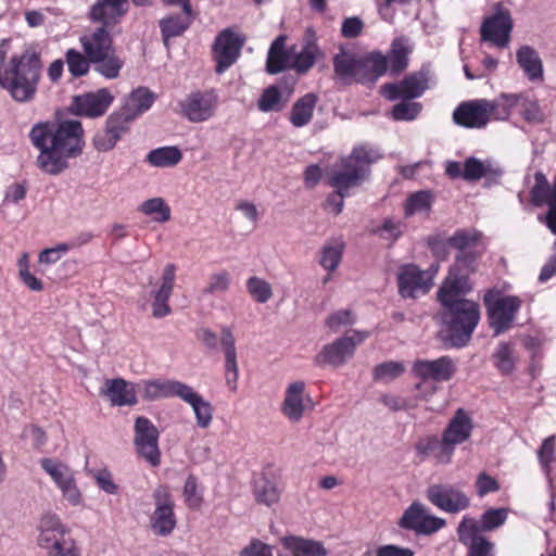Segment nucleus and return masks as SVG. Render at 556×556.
I'll return each mask as SVG.
<instances>
[{
    "instance_id": "nucleus-1",
    "label": "nucleus",
    "mask_w": 556,
    "mask_h": 556,
    "mask_svg": "<svg viewBox=\"0 0 556 556\" xmlns=\"http://www.w3.org/2000/svg\"><path fill=\"white\" fill-rule=\"evenodd\" d=\"M29 139L40 153L38 167L58 175L67 168V160L78 156L84 149V128L79 121L42 122L33 126Z\"/></svg>"
},
{
    "instance_id": "nucleus-2",
    "label": "nucleus",
    "mask_w": 556,
    "mask_h": 556,
    "mask_svg": "<svg viewBox=\"0 0 556 556\" xmlns=\"http://www.w3.org/2000/svg\"><path fill=\"white\" fill-rule=\"evenodd\" d=\"M380 157L375 149L367 146L354 147L348 156L342 157L328 178V185L334 191L328 194L325 210L339 215L344 206V198L350 195V189L358 187L369 176L370 166Z\"/></svg>"
},
{
    "instance_id": "nucleus-3",
    "label": "nucleus",
    "mask_w": 556,
    "mask_h": 556,
    "mask_svg": "<svg viewBox=\"0 0 556 556\" xmlns=\"http://www.w3.org/2000/svg\"><path fill=\"white\" fill-rule=\"evenodd\" d=\"M468 292L440 288L438 300L442 324L451 344L463 348L468 344L480 320V307L475 301L464 299Z\"/></svg>"
},
{
    "instance_id": "nucleus-4",
    "label": "nucleus",
    "mask_w": 556,
    "mask_h": 556,
    "mask_svg": "<svg viewBox=\"0 0 556 556\" xmlns=\"http://www.w3.org/2000/svg\"><path fill=\"white\" fill-rule=\"evenodd\" d=\"M41 58L34 50L13 55L4 70H0V86L17 102L34 98L41 76Z\"/></svg>"
},
{
    "instance_id": "nucleus-5",
    "label": "nucleus",
    "mask_w": 556,
    "mask_h": 556,
    "mask_svg": "<svg viewBox=\"0 0 556 556\" xmlns=\"http://www.w3.org/2000/svg\"><path fill=\"white\" fill-rule=\"evenodd\" d=\"M100 25L90 29L79 38L83 51L88 55L94 70L108 79H114L119 76L124 66V61L116 54V48L113 39L114 25Z\"/></svg>"
},
{
    "instance_id": "nucleus-6",
    "label": "nucleus",
    "mask_w": 556,
    "mask_h": 556,
    "mask_svg": "<svg viewBox=\"0 0 556 556\" xmlns=\"http://www.w3.org/2000/svg\"><path fill=\"white\" fill-rule=\"evenodd\" d=\"M507 111L497 100L475 99L459 103L453 112V121L465 128H483L491 119H506Z\"/></svg>"
},
{
    "instance_id": "nucleus-7",
    "label": "nucleus",
    "mask_w": 556,
    "mask_h": 556,
    "mask_svg": "<svg viewBox=\"0 0 556 556\" xmlns=\"http://www.w3.org/2000/svg\"><path fill=\"white\" fill-rule=\"evenodd\" d=\"M488 321L495 336L506 332L521 308L522 301L516 295H501L490 290L483 296Z\"/></svg>"
},
{
    "instance_id": "nucleus-8",
    "label": "nucleus",
    "mask_w": 556,
    "mask_h": 556,
    "mask_svg": "<svg viewBox=\"0 0 556 556\" xmlns=\"http://www.w3.org/2000/svg\"><path fill=\"white\" fill-rule=\"evenodd\" d=\"M412 371L415 377L422 380L416 384V391L427 397L437 391V388L433 384H429L427 380L435 382L450 381L456 372V365L451 356L444 355L433 361L417 359L413 365Z\"/></svg>"
},
{
    "instance_id": "nucleus-9",
    "label": "nucleus",
    "mask_w": 556,
    "mask_h": 556,
    "mask_svg": "<svg viewBox=\"0 0 556 556\" xmlns=\"http://www.w3.org/2000/svg\"><path fill=\"white\" fill-rule=\"evenodd\" d=\"M67 530L55 515H46L40 521L38 543L49 551L50 556H78V551Z\"/></svg>"
},
{
    "instance_id": "nucleus-10",
    "label": "nucleus",
    "mask_w": 556,
    "mask_h": 556,
    "mask_svg": "<svg viewBox=\"0 0 556 556\" xmlns=\"http://www.w3.org/2000/svg\"><path fill=\"white\" fill-rule=\"evenodd\" d=\"M152 500L154 510L150 516V528L154 534L167 536L177 527L173 494L167 485L160 484L153 490Z\"/></svg>"
},
{
    "instance_id": "nucleus-11",
    "label": "nucleus",
    "mask_w": 556,
    "mask_h": 556,
    "mask_svg": "<svg viewBox=\"0 0 556 556\" xmlns=\"http://www.w3.org/2000/svg\"><path fill=\"white\" fill-rule=\"evenodd\" d=\"M426 498L438 509L447 514H458L471 506V497L454 483H433L426 490Z\"/></svg>"
},
{
    "instance_id": "nucleus-12",
    "label": "nucleus",
    "mask_w": 556,
    "mask_h": 556,
    "mask_svg": "<svg viewBox=\"0 0 556 556\" xmlns=\"http://www.w3.org/2000/svg\"><path fill=\"white\" fill-rule=\"evenodd\" d=\"M159 439L160 431L149 418L138 416L135 419L134 445L136 452L152 467H157L161 464Z\"/></svg>"
},
{
    "instance_id": "nucleus-13",
    "label": "nucleus",
    "mask_w": 556,
    "mask_h": 556,
    "mask_svg": "<svg viewBox=\"0 0 556 556\" xmlns=\"http://www.w3.org/2000/svg\"><path fill=\"white\" fill-rule=\"evenodd\" d=\"M218 97L214 90L192 91L178 102L177 113L190 123H203L216 112Z\"/></svg>"
},
{
    "instance_id": "nucleus-14",
    "label": "nucleus",
    "mask_w": 556,
    "mask_h": 556,
    "mask_svg": "<svg viewBox=\"0 0 556 556\" xmlns=\"http://www.w3.org/2000/svg\"><path fill=\"white\" fill-rule=\"evenodd\" d=\"M114 101V96L106 88L89 91L74 96L70 104V112L73 115L86 118H98L103 116Z\"/></svg>"
},
{
    "instance_id": "nucleus-15",
    "label": "nucleus",
    "mask_w": 556,
    "mask_h": 556,
    "mask_svg": "<svg viewBox=\"0 0 556 556\" xmlns=\"http://www.w3.org/2000/svg\"><path fill=\"white\" fill-rule=\"evenodd\" d=\"M244 39L229 28L222 30L212 47V56L216 62L215 72L224 73L240 56Z\"/></svg>"
},
{
    "instance_id": "nucleus-16",
    "label": "nucleus",
    "mask_w": 556,
    "mask_h": 556,
    "mask_svg": "<svg viewBox=\"0 0 556 556\" xmlns=\"http://www.w3.org/2000/svg\"><path fill=\"white\" fill-rule=\"evenodd\" d=\"M367 332H356L354 337H342L326 344L315 356V364L318 366L339 367L354 355L355 348L366 338Z\"/></svg>"
},
{
    "instance_id": "nucleus-17",
    "label": "nucleus",
    "mask_w": 556,
    "mask_h": 556,
    "mask_svg": "<svg viewBox=\"0 0 556 556\" xmlns=\"http://www.w3.org/2000/svg\"><path fill=\"white\" fill-rule=\"evenodd\" d=\"M399 527L414 531L417 534L430 535L446 526L443 518L429 515L425 506L419 502H413L399 520Z\"/></svg>"
},
{
    "instance_id": "nucleus-18",
    "label": "nucleus",
    "mask_w": 556,
    "mask_h": 556,
    "mask_svg": "<svg viewBox=\"0 0 556 556\" xmlns=\"http://www.w3.org/2000/svg\"><path fill=\"white\" fill-rule=\"evenodd\" d=\"M434 274L421 270L415 264H405L397 273L399 293L402 298L415 299L419 294H426L433 286Z\"/></svg>"
},
{
    "instance_id": "nucleus-19",
    "label": "nucleus",
    "mask_w": 556,
    "mask_h": 556,
    "mask_svg": "<svg viewBox=\"0 0 556 556\" xmlns=\"http://www.w3.org/2000/svg\"><path fill=\"white\" fill-rule=\"evenodd\" d=\"M479 257L480 253L477 251L458 253L454 264L450 268L447 277L440 288L470 292L472 287L469 277L476 273Z\"/></svg>"
},
{
    "instance_id": "nucleus-20",
    "label": "nucleus",
    "mask_w": 556,
    "mask_h": 556,
    "mask_svg": "<svg viewBox=\"0 0 556 556\" xmlns=\"http://www.w3.org/2000/svg\"><path fill=\"white\" fill-rule=\"evenodd\" d=\"M456 532L459 542L467 547V556H494L493 543L480 534L479 522L473 517L463 516Z\"/></svg>"
},
{
    "instance_id": "nucleus-21",
    "label": "nucleus",
    "mask_w": 556,
    "mask_h": 556,
    "mask_svg": "<svg viewBox=\"0 0 556 556\" xmlns=\"http://www.w3.org/2000/svg\"><path fill=\"white\" fill-rule=\"evenodd\" d=\"M428 88L425 73L414 72L399 83H387L381 86V94L389 101L413 100L421 97Z\"/></svg>"
},
{
    "instance_id": "nucleus-22",
    "label": "nucleus",
    "mask_w": 556,
    "mask_h": 556,
    "mask_svg": "<svg viewBox=\"0 0 556 556\" xmlns=\"http://www.w3.org/2000/svg\"><path fill=\"white\" fill-rule=\"evenodd\" d=\"M513 20L508 11H498L483 20L480 35L482 41H488L498 48H505L510 40Z\"/></svg>"
},
{
    "instance_id": "nucleus-23",
    "label": "nucleus",
    "mask_w": 556,
    "mask_h": 556,
    "mask_svg": "<svg viewBox=\"0 0 556 556\" xmlns=\"http://www.w3.org/2000/svg\"><path fill=\"white\" fill-rule=\"evenodd\" d=\"M501 106L506 109L507 117L513 109H518L522 118L529 123H542L544 113L539 101L528 93H502Z\"/></svg>"
},
{
    "instance_id": "nucleus-24",
    "label": "nucleus",
    "mask_w": 556,
    "mask_h": 556,
    "mask_svg": "<svg viewBox=\"0 0 556 556\" xmlns=\"http://www.w3.org/2000/svg\"><path fill=\"white\" fill-rule=\"evenodd\" d=\"M415 450L420 460L432 457L442 465L450 464L455 452L443 435L439 439L435 434L420 438L415 444Z\"/></svg>"
},
{
    "instance_id": "nucleus-25",
    "label": "nucleus",
    "mask_w": 556,
    "mask_h": 556,
    "mask_svg": "<svg viewBox=\"0 0 556 556\" xmlns=\"http://www.w3.org/2000/svg\"><path fill=\"white\" fill-rule=\"evenodd\" d=\"M142 387V399L146 401H155L159 399L179 397L182 400L189 386L170 379H151L143 380Z\"/></svg>"
},
{
    "instance_id": "nucleus-26",
    "label": "nucleus",
    "mask_w": 556,
    "mask_h": 556,
    "mask_svg": "<svg viewBox=\"0 0 556 556\" xmlns=\"http://www.w3.org/2000/svg\"><path fill=\"white\" fill-rule=\"evenodd\" d=\"M127 12L128 0H96L88 15L91 22L116 26Z\"/></svg>"
},
{
    "instance_id": "nucleus-27",
    "label": "nucleus",
    "mask_w": 556,
    "mask_h": 556,
    "mask_svg": "<svg viewBox=\"0 0 556 556\" xmlns=\"http://www.w3.org/2000/svg\"><path fill=\"white\" fill-rule=\"evenodd\" d=\"M334 76L343 81L351 80L362 81V62L352 50H348L344 46L339 47V52L332 58Z\"/></svg>"
},
{
    "instance_id": "nucleus-28",
    "label": "nucleus",
    "mask_w": 556,
    "mask_h": 556,
    "mask_svg": "<svg viewBox=\"0 0 556 556\" xmlns=\"http://www.w3.org/2000/svg\"><path fill=\"white\" fill-rule=\"evenodd\" d=\"M278 556H327L328 551L320 541L288 535L280 539Z\"/></svg>"
},
{
    "instance_id": "nucleus-29",
    "label": "nucleus",
    "mask_w": 556,
    "mask_h": 556,
    "mask_svg": "<svg viewBox=\"0 0 556 556\" xmlns=\"http://www.w3.org/2000/svg\"><path fill=\"white\" fill-rule=\"evenodd\" d=\"M305 401L311 402L309 395L305 394V383L295 381L288 386L281 404L282 414L293 422L301 420L306 407Z\"/></svg>"
},
{
    "instance_id": "nucleus-30",
    "label": "nucleus",
    "mask_w": 556,
    "mask_h": 556,
    "mask_svg": "<svg viewBox=\"0 0 556 556\" xmlns=\"http://www.w3.org/2000/svg\"><path fill=\"white\" fill-rule=\"evenodd\" d=\"M176 279V266L167 264L164 267L160 288L153 293L152 315L162 318L170 314L172 309L168 300L173 293Z\"/></svg>"
},
{
    "instance_id": "nucleus-31",
    "label": "nucleus",
    "mask_w": 556,
    "mask_h": 556,
    "mask_svg": "<svg viewBox=\"0 0 556 556\" xmlns=\"http://www.w3.org/2000/svg\"><path fill=\"white\" fill-rule=\"evenodd\" d=\"M472 419L464 408H458L448 421L442 435L454 448L467 441L472 432Z\"/></svg>"
},
{
    "instance_id": "nucleus-32",
    "label": "nucleus",
    "mask_w": 556,
    "mask_h": 556,
    "mask_svg": "<svg viewBox=\"0 0 556 556\" xmlns=\"http://www.w3.org/2000/svg\"><path fill=\"white\" fill-rule=\"evenodd\" d=\"M195 17L197 13L191 9L189 13L168 14L160 20L159 26L164 45L168 47L172 38L182 36L190 28Z\"/></svg>"
},
{
    "instance_id": "nucleus-33",
    "label": "nucleus",
    "mask_w": 556,
    "mask_h": 556,
    "mask_svg": "<svg viewBox=\"0 0 556 556\" xmlns=\"http://www.w3.org/2000/svg\"><path fill=\"white\" fill-rule=\"evenodd\" d=\"M105 386L104 394L113 406H134L138 403L134 387L125 379H109Z\"/></svg>"
},
{
    "instance_id": "nucleus-34",
    "label": "nucleus",
    "mask_w": 556,
    "mask_h": 556,
    "mask_svg": "<svg viewBox=\"0 0 556 556\" xmlns=\"http://www.w3.org/2000/svg\"><path fill=\"white\" fill-rule=\"evenodd\" d=\"M319 54L320 49L316 42L315 33L307 29L302 50L294 55L290 67L299 74H305L314 66Z\"/></svg>"
},
{
    "instance_id": "nucleus-35",
    "label": "nucleus",
    "mask_w": 556,
    "mask_h": 556,
    "mask_svg": "<svg viewBox=\"0 0 556 556\" xmlns=\"http://www.w3.org/2000/svg\"><path fill=\"white\" fill-rule=\"evenodd\" d=\"M220 343L225 350V370L227 384L232 390L237 388L238 380V365H237V352L235 346V338L231 330L228 327L222 329Z\"/></svg>"
},
{
    "instance_id": "nucleus-36",
    "label": "nucleus",
    "mask_w": 556,
    "mask_h": 556,
    "mask_svg": "<svg viewBox=\"0 0 556 556\" xmlns=\"http://www.w3.org/2000/svg\"><path fill=\"white\" fill-rule=\"evenodd\" d=\"M287 36L279 35L270 45L267 60L266 71L267 73L275 75L283 72L290 67V53L286 49Z\"/></svg>"
},
{
    "instance_id": "nucleus-37",
    "label": "nucleus",
    "mask_w": 556,
    "mask_h": 556,
    "mask_svg": "<svg viewBox=\"0 0 556 556\" xmlns=\"http://www.w3.org/2000/svg\"><path fill=\"white\" fill-rule=\"evenodd\" d=\"M517 63L530 81L543 80V63L530 46H521L516 53Z\"/></svg>"
},
{
    "instance_id": "nucleus-38",
    "label": "nucleus",
    "mask_w": 556,
    "mask_h": 556,
    "mask_svg": "<svg viewBox=\"0 0 556 556\" xmlns=\"http://www.w3.org/2000/svg\"><path fill=\"white\" fill-rule=\"evenodd\" d=\"M182 401L188 403L194 413L198 427L206 429L213 420L214 407L202 395L197 393L190 386L186 391Z\"/></svg>"
},
{
    "instance_id": "nucleus-39",
    "label": "nucleus",
    "mask_w": 556,
    "mask_h": 556,
    "mask_svg": "<svg viewBox=\"0 0 556 556\" xmlns=\"http://www.w3.org/2000/svg\"><path fill=\"white\" fill-rule=\"evenodd\" d=\"M362 81H374L384 75L388 68V58L379 51L370 52L361 58Z\"/></svg>"
},
{
    "instance_id": "nucleus-40",
    "label": "nucleus",
    "mask_w": 556,
    "mask_h": 556,
    "mask_svg": "<svg viewBox=\"0 0 556 556\" xmlns=\"http://www.w3.org/2000/svg\"><path fill=\"white\" fill-rule=\"evenodd\" d=\"M317 103V97L314 93H306L293 104L289 121L294 127L307 125L313 117L314 109Z\"/></svg>"
},
{
    "instance_id": "nucleus-41",
    "label": "nucleus",
    "mask_w": 556,
    "mask_h": 556,
    "mask_svg": "<svg viewBox=\"0 0 556 556\" xmlns=\"http://www.w3.org/2000/svg\"><path fill=\"white\" fill-rule=\"evenodd\" d=\"M434 194L430 190H419L410 193L403 204L405 218H410L418 213H429L434 203Z\"/></svg>"
},
{
    "instance_id": "nucleus-42",
    "label": "nucleus",
    "mask_w": 556,
    "mask_h": 556,
    "mask_svg": "<svg viewBox=\"0 0 556 556\" xmlns=\"http://www.w3.org/2000/svg\"><path fill=\"white\" fill-rule=\"evenodd\" d=\"M409 52L404 37L395 38L392 41L391 49L386 55L388 58V68L391 75H399L406 70L408 66Z\"/></svg>"
},
{
    "instance_id": "nucleus-43",
    "label": "nucleus",
    "mask_w": 556,
    "mask_h": 556,
    "mask_svg": "<svg viewBox=\"0 0 556 556\" xmlns=\"http://www.w3.org/2000/svg\"><path fill=\"white\" fill-rule=\"evenodd\" d=\"M40 466L61 491L75 481L74 473L70 467L59 460L42 458Z\"/></svg>"
},
{
    "instance_id": "nucleus-44",
    "label": "nucleus",
    "mask_w": 556,
    "mask_h": 556,
    "mask_svg": "<svg viewBox=\"0 0 556 556\" xmlns=\"http://www.w3.org/2000/svg\"><path fill=\"white\" fill-rule=\"evenodd\" d=\"M182 160V152L178 147L166 146L151 150L146 161L154 167H174Z\"/></svg>"
},
{
    "instance_id": "nucleus-45",
    "label": "nucleus",
    "mask_w": 556,
    "mask_h": 556,
    "mask_svg": "<svg viewBox=\"0 0 556 556\" xmlns=\"http://www.w3.org/2000/svg\"><path fill=\"white\" fill-rule=\"evenodd\" d=\"M155 97L149 89L138 88L129 94L123 109L136 119L152 106Z\"/></svg>"
},
{
    "instance_id": "nucleus-46",
    "label": "nucleus",
    "mask_w": 556,
    "mask_h": 556,
    "mask_svg": "<svg viewBox=\"0 0 556 556\" xmlns=\"http://www.w3.org/2000/svg\"><path fill=\"white\" fill-rule=\"evenodd\" d=\"M253 494L258 504L271 506L279 502L280 491L276 483L266 477H261L254 481Z\"/></svg>"
},
{
    "instance_id": "nucleus-47",
    "label": "nucleus",
    "mask_w": 556,
    "mask_h": 556,
    "mask_svg": "<svg viewBox=\"0 0 556 556\" xmlns=\"http://www.w3.org/2000/svg\"><path fill=\"white\" fill-rule=\"evenodd\" d=\"M135 121L134 115H129L123 108L112 113L105 122V127L114 139L121 140V138L128 132L130 124Z\"/></svg>"
},
{
    "instance_id": "nucleus-48",
    "label": "nucleus",
    "mask_w": 556,
    "mask_h": 556,
    "mask_svg": "<svg viewBox=\"0 0 556 556\" xmlns=\"http://www.w3.org/2000/svg\"><path fill=\"white\" fill-rule=\"evenodd\" d=\"M288 99H283L279 87L271 85L264 89L258 101L257 106L262 112H279L286 104Z\"/></svg>"
},
{
    "instance_id": "nucleus-49",
    "label": "nucleus",
    "mask_w": 556,
    "mask_h": 556,
    "mask_svg": "<svg viewBox=\"0 0 556 556\" xmlns=\"http://www.w3.org/2000/svg\"><path fill=\"white\" fill-rule=\"evenodd\" d=\"M481 240V233L477 230L458 229L448 238L451 248L456 249L459 253L475 251Z\"/></svg>"
},
{
    "instance_id": "nucleus-50",
    "label": "nucleus",
    "mask_w": 556,
    "mask_h": 556,
    "mask_svg": "<svg viewBox=\"0 0 556 556\" xmlns=\"http://www.w3.org/2000/svg\"><path fill=\"white\" fill-rule=\"evenodd\" d=\"M139 211L147 216H151L157 223H166L170 219V207L163 198H152L142 202Z\"/></svg>"
},
{
    "instance_id": "nucleus-51",
    "label": "nucleus",
    "mask_w": 556,
    "mask_h": 556,
    "mask_svg": "<svg viewBox=\"0 0 556 556\" xmlns=\"http://www.w3.org/2000/svg\"><path fill=\"white\" fill-rule=\"evenodd\" d=\"M493 362L501 374H511L515 369L513 344L508 342H501L493 354Z\"/></svg>"
},
{
    "instance_id": "nucleus-52",
    "label": "nucleus",
    "mask_w": 556,
    "mask_h": 556,
    "mask_svg": "<svg viewBox=\"0 0 556 556\" xmlns=\"http://www.w3.org/2000/svg\"><path fill=\"white\" fill-rule=\"evenodd\" d=\"M65 61L68 72L73 77H83L88 74L91 61L88 55L77 51L76 49H68L65 52Z\"/></svg>"
},
{
    "instance_id": "nucleus-53",
    "label": "nucleus",
    "mask_w": 556,
    "mask_h": 556,
    "mask_svg": "<svg viewBox=\"0 0 556 556\" xmlns=\"http://www.w3.org/2000/svg\"><path fill=\"white\" fill-rule=\"evenodd\" d=\"M539 464L542 470L549 475L552 466L556 462V435L545 438L536 452Z\"/></svg>"
},
{
    "instance_id": "nucleus-54",
    "label": "nucleus",
    "mask_w": 556,
    "mask_h": 556,
    "mask_svg": "<svg viewBox=\"0 0 556 556\" xmlns=\"http://www.w3.org/2000/svg\"><path fill=\"white\" fill-rule=\"evenodd\" d=\"M422 110V105L419 102L410 100H402L401 102L393 105L390 111V116L396 122H410L418 117Z\"/></svg>"
},
{
    "instance_id": "nucleus-55",
    "label": "nucleus",
    "mask_w": 556,
    "mask_h": 556,
    "mask_svg": "<svg viewBox=\"0 0 556 556\" xmlns=\"http://www.w3.org/2000/svg\"><path fill=\"white\" fill-rule=\"evenodd\" d=\"M422 400H426V395H421L418 391L413 397L391 394H383L380 397V402L393 412L413 409L417 407L418 402Z\"/></svg>"
},
{
    "instance_id": "nucleus-56",
    "label": "nucleus",
    "mask_w": 556,
    "mask_h": 556,
    "mask_svg": "<svg viewBox=\"0 0 556 556\" xmlns=\"http://www.w3.org/2000/svg\"><path fill=\"white\" fill-rule=\"evenodd\" d=\"M344 250L342 241L325 244L321 250L320 265L328 271H333L339 266Z\"/></svg>"
},
{
    "instance_id": "nucleus-57",
    "label": "nucleus",
    "mask_w": 556,
    "mask_h": 556,
    "mask_svg": "<svg viewBox=\"0 0 556 556\" xmlns=\"http://www.w3.org/2000/svg\"><path fill=\"white\" fill-rule=\"evenodd\" d=\"M534 186L531 189V199L535 205L546 203L549 206L552 199V188L543 173L534 175Z\"/></svg>"
},
{
    "instance_id": "nucleus-58",
    "label": "nucleus",
    "mask_w": 556,
    "mask_h": 556,
    "mask_svg": "<svg viewBox=\"0 0 556 556\" xmlns=\"http://www.w3.org/2000/svg\"><path fill=\"white\" fill-rule=\"evenodd\" d=\"M405 372V365L402 362L388 361L375 366L372 370L374 380H393Z\"/></svg>"
},
{
    "instance_id": "nucleus-59",
    "label": "nucleus",
    "mask_w": 556,
    "mask_h": 556,
    "mask_svg": "<svg viewBox=\"0 0 556 556\" xmlns=\"http://www.w3.org/2000/svg\"><path fill=\"white\" fill-rule=\"evenodd\" d=\"M247 289L252 299L257 303H266L273 295L271 286L256 276L247 281Z\"/></svg>"
},
{
    "instance_id": "nucleus-60",
    "label": "nucleus",
    "mask_w": 556,
    "mask_h": 556,
    "mask_svg": "<svg viewBox=\"0 0 556 556\" xmlns=\"http://www.w3.org/2000/svg\"><path fill=\"white\" fill-rule=\"evenodd\" d=\"M184 497H185V503L188 506V508H190L192 510L200 509L202 502H203V496H202L201 492L199 491L197 477L190 475L187 478L185 485H184Z\"/></svg>"
},
{
    "instance_id": "nucleus-61",
    "label": "nucleus",
    "mask_w": 556,
    "mask_h": 556,
    "mask_svg": "<svg viewBox=\"0 0 556 556\" xmlns=\"http://www.w3.org/2000/svg\"><path fill=\"white\" fill-rule=\"evenodd\" d=\"M406 229V224L401 220H393L392 218H386L381 226H379L375 233L381 238L395 242L399 240Z\"/></svg>"
},
{
    "instance_id": "nucleus-62",
    "label": "nucleus",
    "mask_w": 556,
    "mask_h": 556,
    "mask_svg": "<svg viewBox=\"0 0 556 556\" xmlns=\"http://www.w3.org/2000/svg\"><path fill=\"white\" fill-rule=\"evenodd\" d=\"M507 518V511L504 508L486 509L481 516V531H492L502 526Z\"/></svg>"
},
{
    "instance_id": "nucleus-63",
    "label": "nucleus",
    "mask_w": 556,
    "mask_h": 556,
    "mask_svg": "<svg viewBox=\"0 0 556 556\" xmlns=\"http://www.w3.org/2000/svg\"><path fill=\"white\" fill-rule=\"evenodd\" d=\"M230 287V275L226 270L212 274L207 286L203 289L204 294L225 293Z\"/></svg>"
},
{
    "instance_id": "nucleus-64",
    "label": "nucleus",
    "mask_w": 556,
    "mask_h": 556,
    "mask_svg": "<svg viewBox=\"0 0 556 556\" xmlns=\"http://www.w3.org/2000/svg\"><path fill=\"white\" fill-rule=\"evenodd\" d=\"M489 166L476 157H469L464 163L463 178L466 180H479L486 176Z\"/></svg>"
}]
</instances>
